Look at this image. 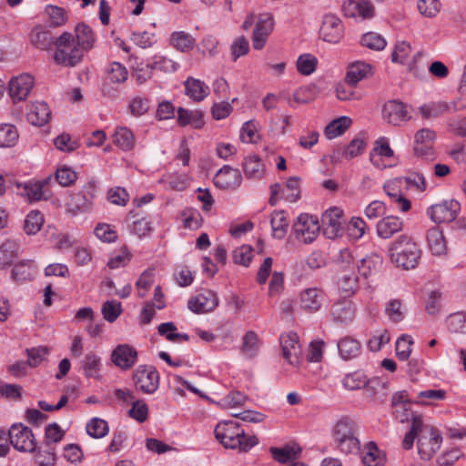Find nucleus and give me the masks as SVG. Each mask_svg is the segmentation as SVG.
<instances>
[{
  "instance_id": "nucleus-26",
  "label": "nucleus",
  "mask_w": 466,
  "mask_h": 466,
  "mask_svg": "<svg viewBox=\"0 0 466 466\" xmlns=\"http://www.w3.org/2000/svg\"><path fill=\"white\" fill-rule=\"evenodd\" d=\"M383 258L381 256L377 253H370L359 260L357 268L362 277L368 278L380 270Z\"/></svg>"
},
{
  "instance_id": "nucleus-37",
  "label": "nucleus",
  "mask_w": 466,
  "mask_h": 466,
  "mask_svg": "<svg viewBox=\"0 0 466 466\" xmlns=\"http://www.w3.org/2000/svg\"><path fill=\"white\" fill-rule=\"evenodd\" d=\"M427 240L430 250L435 256L444 255L447 252L446 241L442 231L438 228H431L427 233Z\"/></svg>"
},
{
  "instance_id": "nucleus-4",
  "label": "nucleus",
  "mask_w": 466,
  "mask_h": 466,
  "mask_svg": "<svg viewBox=\"0 0 466 466\" xmlns=\"http://www.w3.org/2000/svg\"><path fill=\"white\" fill-rule=\"evenodd\" d=\"M132 380L137 390L153 394L159 387V373L154 366L139 365L133 372Z\"/></svg>"
},
{
  "instance_id": "nucleus-21",
  "label": "nucleus",
  "mask_w": 466,
  "mask_h": 466,
  "mask_svg": "<svg viewBox=\"0 0 466 466\" xmlns=\"http://www.w3.org/2000/svg\"><path fill=\"white\" fill-rule=\"evenodd\" d=\"M355 305L349 299H339L332 304L330 313L337 323L347 324L354 319Z\"/></svg>"
},
{
  "instance_id": "nucleus-63",
  "label": "nucleus",
  "mask_w": 466,
  "mask_h": 466,
  "mask_svg": "<svg viewBox=\"0 0 466 466\" xmlns=\"http://www.w3.org/2000/svg\"><path fill=\"white\" fill-rule=\"evenodd\" d=\"M366 228V223L362 218L354 217L348 223V235L352 239L358 240L364 236Z\"/></svg>"
},
{
  "instance_id": "nucleus-55",
  "label": "nucleus",
  "mask_w": 466,
  "mask_h": 466,
  "mask_svg": "<svg viewBox=\"0 0 466 466\" xmlns=\"http://www.w3.org/2000/svg\"><path fill=\"white\" fill-rule=\"evenodd\" d=\"M44 224V216L37 210L28 213L25 219V230L28 235L36 234Z\"/></svg>"
},
{
  "instance_id": "nucleus-47",
  "label": "nucleus",
  "mask_w": 466,
  "mask_h": 466,
  "mask_svg": "<svg viewBox=\"0 0 466 466\" xmlns=\"http://www.w3.org/2000/svg\"><path fill=\"white\" fill-rule=\"evenodd\" d=\"M259 350L258 336L256 332L249 330L243 338L241 353L248 359L254 358Z\"/></svg>"
},
{
  "instance_id": "nucleus-36",
  "label": "nucleus",
  "mask_w": 466,
  "mask_h": 466,
  "mask_svg": "<svg viewBox=\"0 0 466 466\" xmlns=\"http://www.w3.org/2000/svg\"><path fill=\"white\" fill-rule=\"evenodd\" d=\"M451 108L454 111L456 110L455 103L447 104L444 102H432L421 106L420 107V112L424 118L429 119L439 117L444 113L449 112Z\"/></svg>"
},
{
  "instance_id": "nucleus-51",
  "label": "nucleus",
  "mask_w": 466,
  "mask_h": 466,
  "mask_svg": "<svg viewBox=\"0 0 466 466\" xmlns=\"http://www.w3.org/2000/svg\"><path fill=\"white\" fill-rule=\"evenodd\" d=\"M18 137V131L14 125L3 124L0 126V147H13Z\"/></svg>"
},
{
  "instance_id": "nucleus-54",
  "label": "nucleus",
  "mask_w": 466,
  "mask_h": 466,
  "mask_svg": "<svg viewBox=\"0 0 466 466\" xmlns=\"http://www.w3.org/2000/svg\"><path fill=\"white\" fill-rule=\"evenodd\" d=\"M171 43L177 50L188 51L194 47L195 39L187 33L180 31L171 35Z\"/></svg>"
},
{
  "instance_id": "nucleus-35",
  "label": "nucleus",
  "mask_w": 466,
  "mask_h": 466,
  "mask_svg": "<svg viewBox=\"0 0 466 466\" xmlns=\"http://www.w3.org/2000/svg\"><path fill=\"white\" fill-rule=\"evenodd\" d=\"M337 284L345 296H351L359 289V278L355 272L344 270L340 273Z\"/></svg>"
},
{
  "instance_id": "nucleus-24",
  "label": "nucleus",
  "mask_w": 466,
  "mask_h": 466,
  "mask_svg": "<svg viewBox=\"0 0 466 466\" xmlns=\"http://www.w3.org/2000/svg\"><path fill=\"white\" fill-rule=\"evenodd\" d=\"M376 228L378 236L387 239L402 229L403 222L398 217L388 216L380 220Z\"/></svg>"
},
{
  "instance_id": "nucleus-5",
  "label": "nucleus",
  "mask_w": 466,
  "mask_h": 466,
  "mask_svg": "<svg viewBox=\"0 0 466 466\" xmlns=\"http://www.w3.org/2000/svg\"><path fill=\"white\" fill-rule=\"evenodd\" d=\"M320 226L317 217L304 213L299 216L293 225V235L303 244L312 243L319 233Z\"/></svg>"
},
{
  "instance_id": "nucleus-3",
  "label": "nucleus",
  "mask_w": 466,
  "mask_h": 466,
  "mask_svg": "<svg viewBox=\"0 0 466 466\" xmlns=\"http://www.w3.org/2000/svg\"><path fill=\"white\" fill-rule=\"evenodd\" d=\"M357 425L350 418L343 417L337 421L333 428V439L345 454H356L360 450V442L357 437Z\"/></svg>"
},
{
  "instance_id": "nucleus-45",
  "label": "nucleus",
  "mask_w": 466,
  "mask_h": 466,
  "mask_svg": "<svg viewBox=\"0 0 466 466\" xmlns=\"http://www.w3.org/2000/svg\"><path fill=\"white\" fill-rule=\"evenodd\" d=\"M319 64L318 58L309 53L300 55L296 62L298 72L303 76H309L314 73Z\"/></svg>"
},
{
  "instance_id": "nucleus-38",
  "label": "nucleus",
  "mask_w": 466,
  "mask_h": 466,
  "mask_svg": "<svg viewBox=\"0 0 466 466\" xmlns=\"http://www.w3.org/2000/svg\"><path fill=\"white\" fill-rule=\"evenodd\" d=\"M19 255V245L15 240H6L0 246V268L10 266Z\"/></svg>"
},
{
  "instance_id": "nucleus-6",
  "label": "nucleus",
  "mask_w": 466,
  "mask_h": 466,
  "mask_svg": "<svg viewBox=\"0 0 466 466\" xmlns=\"http://www.w3.org/2000/svg\"><path fill=\"white\" fill-rule=\"evenodd\" d=\"M10 443L22 452L36 451V442L32 430L23 424H14L8 431Z\"/></svg>"
},
{
  "instance_id": "nucleus-16",
  "label": "nucleus",
  "mask_w": 466,
  "mask_h": 466,
  "mask_svg": "<svg viewBox=\"0 0 466 466\" xmlns=\"http://www.w3.org/2000/svg\"><path fill=\"white\" fill-rule=\"evenodd\" d=\"M273 26L274 22L271 15L263 14L260 15L252 35V46L254 49L260 50L264 47L268 35L273 31Z\"/></svg>"
},
{
  "instance_id": "nucleus-27",
  "label": "nucleus",
  "mask_w": 466,
  "mask_h": 466,
  "mask_svg": "<svg viewBox=\"0 0 466 466\" xmlns=\"http://www.w3.org/2000/svg\"><path fill=\"white\" fill-rule=\"evenodd\" d=\"M177 124L180 127L191 125L197 129L201 128L204 124V114L200 110H188L184 107L177 108Z\"/></svg>"
},
{
  "instance_id": "nucleus-33",
  "label": "nucleus",
  "mask_w": 466,
  "mask_h": 466,
  "mask_svg": "<svg viewBox=\"0 0 466 466\" xmlns=\"http://www.w3.org/2000/svg\"><path fill=\"white\" fill-rule=\"evenodd\" d=\"M113 142L123 151H130L134 148L136 140L131 129L127 127H117L113 135Z\"/></svg>"
},
{
  "instance_id": "nucleus-20",
  "label": "nucleus",
  "mask_w": 466,
  "mask_h": 466,
  "mask_svg": "<svg viewBox=\"0 0 466 466\" xmlns=\"http://www.w3.org/2000/svg\"><path fill=\"white\" fill-rule=\"evenodd\" d=\"M391 407L394 418L400 422L408 421L410 418L412 419L416 416L410 410V401L405 390L395 392L392 395Z\"/></svg>"
},
{
  "instance_id": "nucleus-43",
  "label": "nucleus",
  "mask_w": 466,
  "mask_h": 466,
  "mask_svg": "<svg viewBox=\"0 0 466 466\" xmlns=\"http://www.w3.org/2000/svg\"><path fill=\"white\" fill-rule=\"evenodd\" d=\"M35 274L33 260H23L12 269V279L16 282L31 280Z\"/></svg>"
},
{
  "instance_id": "nucleus-61",
  "label": "nucleus",
  "mask_w": 466,
  "mask_h": 466,
  "mask_svg": "<svg viewBox=\"0 0 466 466\" xmlns=\"http://www.w3.org/2000/svg\"><path fill=\"white\" fill-rule=\"evenodd\" d=\"M368 380L361 372H353L346 375L342 380L343 386L350 390H355L365 387Z\"/></svg>"
},
{
  "instance_id": "nucleus-8",
  "label": "nucleus",
  "mask_w": 466,
  "mask_h": 466,
  "mask_svg": "<svg viewBox=\"0 0 466 466\" xmlns=\"http://www.w3.org/2000/svg\"><path fill=\"white\" fill-rule=\"evenodd\" d=\"M442 437L431 426L424 427L418 439V453L422 460H431L440 450Z\"/></svg>"
},
{
  "instance_id": "nucleus-50",
  "label": "nucleus",
  "mask_w": 466,
  "mask_h": 466,
  "mask_svg": "<svg viewBox=\"0 0 466 466\" xmlns=\"http://www.w3.org/2000/svg\"><path fill=\"white\" fill-rule=\"evenodd\" d=\"M86 430L90 437L99 439L108 433L109 428L105 420L93 418L86 423Z\"/></svg>"
},
{
  "instance_id": "nucleus-17",
  "label": "nucleus",
  "mask_w": 466,
  "mask_h": 466,
  "mask_svg": "<svg viewBox=\"0 0 466 466\" xmlns=\"http://www.w3.org/2000/svg\"><path fill=\"white\" fill-rule=\"evenodd\" d=\"M325 296V292L317 287L305 289L299 294V306L307 312H317L321 309Z\"/></svg>"
},
{
  "instance_id": "nucleus-30",
  "label": "nucleus",
  "mask_w": 466,
  "mask_h": 466,
  "mask_svg": "<svg viewBox=\"0 0 466 466\" xmlns=\"http://www.w3.org/2000/svg\"><path fill=\"white\" fill-rule=\"evenodd\" d=\"M385 193L401 212H407L411 208L410 201L401 193L394 182H388L383 187Z\"/></svg>"
},
{
  "instance_id": "nucleus-12",
  "label": "nucleus",
  "mask_w": 466,
  "mask_h": 466,
  "mask_svg": "<svg viewBox=\"0 0 466 466\" xmlns=\"http://www.w3.org/2000/svg\"><path fill=\"white\" fill-rule=\"evenodd\" d=\"M34 86V78L29 74L14 76L8 84V94L14 103L25 100Z\"/></svg>"
},
{
  "instance_id": "nucleus-14",
  "label": "nucleus",
  "mask_w": 466,
  "mask_h": 466,
  "mask_svg": "<svg viewBox=\"0 0 466 466\" xmlns=\"http://www.w3.org/2000/svg\"><path fill=\"white\" fill-rule=\"evenodd\" d=\"M319 33L324 41L338 43L343 36V25L340 19L332 14L325 15Z\"/></svg>"
},
{
  "instance_id": "nucleus-32",
  "label": "nucleus",
  "mask_w": 466,
  "mask_h": 466,
  "mask_svg": "<svg viewBox=\"0 0 466 466\" xmlns=\"http://www.w3.org/2000/svg\"><path fill=\"white\" fill-rule=\"evenodd\" d=\"M362 461L366 466H383L385 454L374 441H370L364 446Z\"/></svg>"
},
{
  "instance_id": "nucleus-57",
  "label": "nucleus",
  "mask_w": 466,
  "mask_h": 466,
  "mask_svg": "<svg viewBox=\"0 0 466 466\" xmlns=\"http://www.w3.org/2000/svg\"><path fill=\"white\" fill-rule=\"evenodd\" d=\"M132 69L133 76L139 85L144 84L152 77L153 69L150 63L136 62L132 66Z\"/></svg>"
},
{
  "instance_id": "nucleus-48",
  "label": "nucleus",
  "mask_w": 466,
  "mask_h": 466,
  "mask_svg": "<svg viewBox=\"0 0 466 466\" xmlns=\"http://www.w3.org/2000/svg\"><path fill=\"white\" fill-rule=\"evenodd\" d=\"M150 108V99L144 96H136L130 99L128 109L135 117L147 114Z\"/></svg>"
},
{
  "instance_id": "nucleus-28",
  "label": "nucleus",
  "mask_w": 466,
  "mask_h": 466,
  "mask_svg": "<svg viewBox=\"0 0 466 466\" xmlns=\"http://www.w3.org/2000/svg\"><path fill=\"white\" fill-rule=\"evenodd\" d=\"M337 347L339 356L346 360L357 358L361 352L360 342L350 336L340 339Z\"/></svg>"
},
{
  "instance_id": "nucleus-1",
  "label": "nucleus",
  "mask_w": 466,
  "mask_h": 466,
  "mask_svg": "<svg viewBox=\"0 0 466 466\" xmlns=\"http://www.w3.org/2000/svg\"><path fill=\"white\" fill-rule=\"evenodd\" d=\"M214 432L216 439L227 449L248 451L258 442L256 436L246 435L240 425L232 420L219 422Z\"/></svg>"
},
{
  "instance_id": "nucleus-11",
  "label": "nucleus",
  "mask_w": 466,
  "mask_h": 466,
  "mask_svg": "<svg viewBox=\"0 0 466 466\" xmlns=\"http://www.w3.org/2000/svg\"><path fill=\"white\" fill-rule=\"evenodd\" d=\"M344 15L366 20L375 15V7L369 0H345L342 5Z\"/></svg>"
},
{
  "instance_id": "nucleus-9",
  "label": "nucleus",
  "mask_w": 466,
  "mask_h": 466,
  "mask_svg": "<svg viewBox=\"0 0 466 466\" xmlns=\"http://www.w3.org/2000/svg\"><path fill=\"white\" fill-rule=\"evenodd\" d=\"M461 210V204L455 199H446L441 203L431 205L427 209V215L437 224L455 220Z\"/></svg>"
},
{
  "instance_id": "nucleus-22",
  "label": "nucleus",
  "mask_w": 466,
  "mask_h": 466,
  "mask_svg": "<svg viewBox=\"0 0 466 466\" xmlns=\"http://www.w3.org/2000/svg\"><path fill=\"white\" fill-rule=\"evenodd\" d=\"M27 120L34 126L43 127L48 123L51 116V110L45 102L33 103L26 114Z\"/></svg>"
},
{
  "instance_id": "nucleus-31",
  "label": "nucleus",
  "mask_w": 466,
  "mask_h": 466,
  "mask_svg": "<svg viewBox=\"0 0 466 466\" xmlns=\"http://www.w3.org/2000/svg\"><path fill=\"white\" fill-rule=\"evenodd\" d=\"M270 224L273 237L279 239L283 238L288 232L289 225L288 212L285 210L274 211L271 214Z\"/></svg>"
},
{
  "instance_id": "nucleus-7",
  "label": "nucleus",
  "mask_w": 466,
  "mask_h": 466,
  "mask_svg": "<svg viewBox=\"0 0 466 466\" xmlns=\"http://www.w3.org/2000/svg\"><path fill=\"white\" fill-rule=\"evenodd\" d=\"M323 234L329 239L341 237L346 219L343 210L337 207L327 209L321 216Z\"/></svg>"
},
{
  "instance_id": "nucleus-42",
  "label": "nucleus",
  "mask_w": 466,
  "mask_h": 466,
  "mask_svg": "<svg viewBox=\"0 0 466 466\" xmlns=\"http://www.w3.org/2000/svg\"><path fill=\"white\" fill-rule=\"evenodd\" d=\"M75 31L77 39V46H79L81 50H89L94 46L96 37L89 25L84 23H79L76 25Z\"/></svg>"
},
{
  "instance_id": "nucleus-2",
  "label": "nucleus",
  "mask_w": 466,
  "mask_h": 466,
  "mask_svg": "<svg viewBox=\"0 0 466 466\" xmlns=\"http://www.w3.org/2000/svg\"><path fill=\"white\" fill-rule=\"evenodd\" d=\"M390 258L402 269L415 268L421 257V249L414 239L407 235L399 236L389 248Z\"/></svg>"
},
{
  "instance_id": "nucleus-29",
  "label": "nucleus",
  "mask_w": 466,
  "mask_h": 466,
  "mask_svg": "<svg viewBox=\"0 0 466 466\" xmlns=\"http://www.w3.org/2000/svg\"><path fill=\"white\" fill-rule=\"evenodd\" d=\"M243 172L247 178L258 180L264 177L265 168L261 159L257 155L245 157L242 163Z\"/></svg>"
},
{
  "instance_id": "nucleus-60",
  "label": "nucleus",
  "mask_w": 466,
  "mask_h": 466,
  "mask_svg": "<svg viewBox=\"0 0 466 466\" xmlns=\"http://www.w3.org/2000/svg\"><path fill=\"white\" fill-rule=\"evenodd\" d=\"M131 409L128 410V415L142 423L147 420L148 407L143 400H135L132 403Z\"/></svg>"
},
{
  "instance_id": "nucleus-23",
  "label": "nucleus",
  "mask_w": 466,
  "mask_h": 466,
  "mask_svg": "<svg viewBox=\"0 0 466 466\" xmlns=\"http://www.w3.org/2000/svg\"><path fill=\"white\" fill-rule=\"evenodd\" d=\"M185 94L195 102L204 100L209 95V87L203 81L188 76L185 82Z\"/></svg>"
},
{
  "instance_id": "nucleus-49",
  "label": "nucleus",
  "mask_w": 466,
  "mask_h": 466,
  "mask_svg": "<svg viewBox=\"0 0 466 466\" xmlns=\"http://www.w3.org/2000/svg\"><path fill=\"white\" fill-rule=\"evenodd\" d=\"M360 44L361 46L375 51H381L387 46L385 38L376 32H368L362 35Z\"/></svg>"
},
{
  "instance_id": "nucleus-41",
  "label": "nucleus",
  "mask_w": 466,
  "mask_h": 466,
  "mask_svg": "<svg viewBox=\"0 0 466 466\" xmlns=\"http://www.w3.org/2000/svg\"><path fill=\"white\" fill-rule=\"evenodd\" d=\"M350 117L343 116L332 120L324 129V135L328 139H333L341 136L351 125Z\"/></svg>"
},
{
  "instance_id": "nucleus-39",
  "label": "nucleus",
  "mask_w": 466,
  "mask_h": 466,
  "mask_svg": "<svg viewBox=\"0 0 466 466\" xmlns=\"http://www.w3.org/2000/svg\"><path fill=\"white\" fill-rule=\"evenodd\" d=\"M50 180L51 177H48L40 181L25 183L23 187L24 191L22 192V195L26 197L30 202L39 201L46 198L44 197V187H46Z\"/></svg>"
},
{
  "instance_id": "nucleus-15",
  "label": "nucleus",
  "mask_w": 466,
  "mask_h": 466,
  "mask_svg": "<svg viewBox=\"0 0 466 466\" xmlns=\"http://www.w3.org/2000/svg\"><path fill=\"white\" fill-rule=\"evenodd\" d=\"M111 361L123 370H129L137 361V351L128 344H119L111 353Z\"/></svg>"
},
{
  "instance_id": "nucleus-59",
  "label": "nucleus",
  "mask_w": 466,
  "mask_h": 466,
  "mask_svg": "<svg viewBox=\"0 0 466 466\" xmlns=\"http://www.w3.org/2000/svg\"><path fill=\"white\" fill-rule=\"evenodd\" d=\"M252 248L249 245H242L233 250L232 258L235 264L248 267L252 259Z\"/></svg>"
},
{
  "instance_id": "nucleus-34",
  "label": "nucleus",
  "mask_w": 466,
  "mask_h": 466,
  "mask_svg": "<svg viewBox=\"0 0 466 466\" xmlns=\"http://www.w3.org/2000/svg\"><path fill=\"white\" fill-rule=\"evenodd\" d=\"M79 363L86 378H100L101 358L96 353L88 352Z\"/></svg>"
},
{
  "instance_id": "nucleus-19",
  "label": "nucleus",
  "mask_w": 466,
  "mask_h": 466,
  "mask_svg": "<svg viewBox=\"0 0 466 466\" xmlns=\"http://www.w3.org/2000/svg\"><path fill=\"white\" fill-rule=\"evenodd\" d=\"M242 177L240 171L230 166L221 167L214 177V184L221 189L235 188L241 183Z\"/></svg>"
},
{
  "instance_id": "nucleus-13",
  "label": "nucleus",
  "mask_w": 466,
  "mask_h": 466,
  "mask_svg": "<svg viewBox=\"0 0 466 466\" xmlns=\"http://www.w3.org/2000/svg\"><path fill=\"white\" fill-rule=\"evenodd\" d=\"M383 119L393 126H400L410 118L407 105L398 100H390L382 108Z\"/></svg>"
},
{
  "instance_id": "nucleus-52",
  "label": "nucleus",
  "mask_w": 466,
  "mask_h": 466,
  "mask_svg": "<svg viewBox=\"0 0 466 466\" xmlns=\"http://www.w3.org/2000/svg\"><path fill=\"white\" fill-rule=\"evenodd\" d=\"M414 341L411 336L402 334L396 341L395 350L396 356L400 360H408L411 354V346Z\"/></svg>"
},
{
  "instance_id": "nucleus-64",
  "label": "nucleus",
  "mask_w": 466,
  "mask_h": 466,
  "mask_svg": "<svg viewBox=\"0 0 466 466\" xmlns=\"http://www.w3.org/2000/svg\"><path fill=\"white\" fill-rule=\"evenodd\" d=\"M154 282V268H147L142 272L136 283L138 290V296L144 298Z\"/></svg>"
},
{
  "instance_id": "nucleus-58",
  "label": "nucleus",
  "mask_w": 466,
  "mask_h": 466,
  "mask_svg": "<svg viewBox=\"0 0 466 466\" xmlns=\"http://www.w3.org/2000/svg\"><path fill=\"white\" fill-rule=\"evenodd\" d=\"M128 72L127 68L118 62H113L107 72L106 80L111 83L121 84L127 81Z\"/></svg>"
},
{
  "instance_id": "nucleus-40",
  "label": "nucleus",
  "mask_w": 466,
  "mask_h": 466,
  "mask_svg": "<svg viewBox=\"0 0 466 466\" xmlns=\"http://www.w3.org/2000/svg\"><path fill=\"white\" fill-rule=\"evenodd\" d=\"M31 42L41 50H48L54 45V37L50 31L35 26L31 33Z\"/></svg>"
},
{
  "instance_id": "nucleus-53",
  "label": "nucleus",
  "mask_w": 466,
  "mask_h": 466,
  "mask_svg": "<svg viewBox=\"0 0 466 466\" xmlns=\"http://www.w3.org/2000/svg\"><path fill=\"white\" fill-rule=\"evenodd\" d=\"M448 329L453 333L466 334V312H455L446 319Z\"/></svg>"
},
{
  "instance_id": "nucleus-44",
  "label": "nucleus",
  "mask_w": 466,
  "mask_h": 466,
  "mask_svg": "<svg viewBox=\"0 0 466 466\" xmlns=\"http://www.w3.org/2000/svg\"><path fill=\"white\" fill-rule=\"evenodd\" d=\"M54 45L56 47V50L54 54V60L56 62H66V51L65 48L67 46H76L75 37L71 33L65 32L63 33L54 42Z\"/></svg>"
},
{
  "instance_id": "nucleus-18",
  "label": "nucleus",
  "mask_w": 466,
  "mask_h": 466,
  "mask_svg": "<svg viewBox=\"0 0 466 466\" xmlns=\"http://www.w3.org/2000/svg\"><path fill=\"white\" fill-rule=\"evenodd\" d=\"M218 305L217 294L211 290L200 293L187 302V308L197 314L212 311Z\"/></svg>"
},
{
  "instance_id": "nucleus-46",
  "label": "nucleus",
  "mask_w": 466,
  "mask_h": 466,
  "mask_svg": "<svg viewBox=\"0 0 466 466\" xmlns=\"http://www.w3.org/2000/svg\"><path fill=\"white\" fill-rule=\"evenodd\" d=\"M425 425L423 424L422 419L420 416H415L411 420V427L410 431L405 434L402 446L405 450L412 448L416 438L423 432Z\"/></svg>"
},
{
  "instance_id": "nucleus-62",
  "label": "nucleus",
  "mask_w": 466,
  "mask_h": 466,
  "mask_svg": "<svg viewBox=\"0 0 466 466\" xmlns=\"http://www.w3.org/2000/svg\"><path fill=\"white\" fill-rule=\"evenodd\" d=\"M440 0H418L417 7L422 15L426 17L436 16L441 10Z\"/></svg>"
},
{
  "instance_id": "nucleus-56",
  "label": "nucleus",
  "mask_w": 466,
  "mask_h": 466,
  "mask_svg": "<svg viewBox=\"0 0 466 466\" xmlns=\"http://www.w3.org/2000/svg\"><path fill=\"white\" fill-rule=\"evenodd\" d=\"M122 311V305L116 300H107L103 303L101 308L104 319L110 323L116 321Z\"/></svg>"
},
{
  "instance_id": "nucleus-25",
  "label": "nucleus",
  "mask_w": 466,
  "mask_h": 466,
  "mask_svg": "<svg viewBox=\"0 0 466 466\" xmlns=\"http://www.w3.org/2000/svg\"><path fill=\"white\" fill-rule=\"evenodd\" d=\"M371 74V66L362 61H356L348 66L345 81L349 86H356Z\"/></svg>"
},
{
  "instance_id": "nucleus-10",
  "label": "nucleus",
  "mask_w": 466,
  "mask_h": 466,
  "mask_svg": "<svg viewBox=\"0 0 466 466\" xmlns=\"http://www.w3.org/2000/svg\"><path fill=\"white\" fill-rule=\"evenodd\" d=\"M96 195V183L95 181L87 182L79 192L70 196V199L67 203L68 209L73 214L88 210Z\"/></svg>"
}]
</instances>
